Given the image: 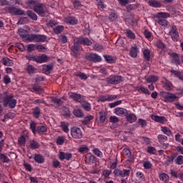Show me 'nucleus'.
Instances as JSON below:
<instances>
[{
  "label": "nucleus",
  "instance_id": "b1692460",
  "mask_svg": "<svg viewBox=\"0 0 183 183\" xmlns=\"http://www.w3.org/2000/svg\"><path fill=\"white\" fill-rule=\"evenodd\" d=\"M34 159L37 164H44L45 162V158L40 154H35Z\"/></svg>",
  "mask_w": 183,
  "mask_h": 183
},
{
  "label": "nucleus",
  "instance_id": "cd10ccee",
  "mask_svg": "<svg viewBox=\"0 0 183 183\" xmlns=\"http://www.w3.org/2000/svg\"><path fill=\"white\" fill-rule=\"evenodd\" d=\"M32 115L36 119H38V118L41 117V109L38 107H35L32 109Z\"/></svg>",
  "mask_w": 183,
  "mask_h": 183
},
{
  "label": "nucleus",
  "instance_id": "774afa93",
  "mask_svg": "<svg viewBox=\"0 0 183 183\" xmlns=\"http://www.w3.org/2000/svg\"><path fill=\"white\" fill-rule=\"evenodd\" d=\"M58 39L61 44H66V42H68V37L64 34L59 35Z\"/></svg>",
  "mask_w": 183,
  "mask_h": 183
},
{
  "label": "nucleus",
  "instance_id": "9d476101",
  "mask_svg": "<svg viewBox=\"0 0 183 183\" xmlns=\"http://www.w3.org/2000/svg\"><path fill=\"white\" fill-rule=\"evenodd\" d=\"M177 94L170 92H165L164 94V102H174L177 100Z\"/></svg>",
  "mask_w": 183,
  "mask_h": 183
},
{
  "label": "nucleus",
  "instance_id": "de8ad7c7",
  "mask_svg": "<svg viewBox=\"0 0 183 183\" xmlns=\"http://www.w3.org/2000/svg\"><path fill=\"white\" fill-rule=\"evenodd\" d=\"M92 119H94V116L89 115L84 117L83 120H81V123L83 124V125H88V124H89L91 121H92Z\"/></svg>",
  "mask_w": 183,
  "mask_h": 183
},
{
  "label": "nucleus",
  "instance_id": "f704fd0d",
  "mask_svg": "<svg viewBox=\"0 0 183 183\" xmlns=\"http://www.w3.org/2000/svg\"><path fill=\"white\" fill-rule=\"evenodd\" d=\"M169 13L167 12H159L156 15L157 19H165L166 18H169Z\"/></svg>",
  "mask_w": 183,
  "mask_h": 183
},
{
  "label": "nucleus",
  "instance_id": "f8f14e48",
  "mask_svg": "<svg viewBox=\"0 0 183 183\" xmlns=\"http://www.w3.org/2000/svg\"><path fill=\"white\" fill-rule=\"evenodd\" d=\"M9 14H11V15H24L25 12L22 9L16 8L15 6H11L8 8Z\"/></svg>",
  "mask_w": 183,
  "mask_h": 183
},
{
  "label": "nucleus",
  "instance_id": "864d4df0",
  "mask_svg": "<svg viewBox=\"0 0 183 183\" xmlns=\"http://www.w3.org/2000/svg\"><path fill=\"white\" fill-rule=\"evenodd\" d=\"M161 131L165 135H167V137H171V135H172V132L171 131V129H169V128L167 127H162Z\"/></svg>",
  "mask_w": 183,
  "mask_h": 183
},
{
  "label": "nucleus",
  "instance_id": "412c9836",
  "mask_svg": "<svg viewBox=\"0 0 183 183\" xmlns=\"http://www.w3.org/2000/svg\"><path fill=\"white\" fill-rule=\"evenodd\" d=\"M147 4L152 8H162V3L157 0H149Z\"/></svg>",
  "mask_w": 183,
  "mask_h": 183
},
{
  "label": "nucleus",
  "instance_id": "c756f323",
  "mask_svg": "<svg viewBox=\"0 0 183 183\" xmlns=\"http://www.w3.org/2000/svg\"><path fill=\"white\" fill-rule=\"evenodd\" d=\"M60 127L61 128L62 131L66 134H68V132H69V123L66 122H61Z\"/></svg>",
  "mask_w": 183,
  "mask_h": 183
},
{
  "label": "nucleus",
  "instance_id": "79ce46f5",
  "mask_svg": "<svg viewBox=\"0 0 183 183\" xmlns=\"http://www.w3.org/2000/svg\"><path fill=\"white\" fill-rule=\"evenodd\" d=\"M26 71L28 72L29 75H33V74H36V68H35L34 66L31 64H29L26 68Z\"/></svg>",
  "mask_w": 183,
  "mask_h": 183
},
{
  "label": "nucleus",
  "instance_id": "6e6552de",
  "mask_svg": "<svg viewBox=\"0 0 183 183\" xmlns=\"http://www.w3.org/2000/svg\"><path fill=\"white\" fill-rule=\"evenodd\" d=\"M71 136L74 139H81L83 137L82 130L76 127H72L71 129Z\"/></svg>",
  "mask_w": 183,
  "mask_h": 183
},
{
  "label": "nucleus",
  "instance_id": "a211bd4d",
  "mask_svg": "<svg viewBox=\"0 0 183 183\" xmlns=\"http://www.w3.org/2000/svg\"><path fill=\"white\" fill-rule=\"evenodd\" d=\"M128 112L129 111L127 109L122 107H118L115 109V114L119 117H126Z\"/></svg>",
  "mask_w": 183,
  "mask_h": 183
},
{
  "label": "nucleus",
  "instance_id": "2eb2a0df",
  "mask_svg": "<svg viewBox=\"0 0 183 183\" xmlns=\"http://www.w3.org/2000/svg\"><path fill=\"white\" fill-rule=\"evenodd\" d=\"M80 45H86V46H91L92 41L86 37L76 38Z\"/></svg>",
  "mask_w": 183,
  "mask_h": 183
},
{
  "label": "nucleus",
  "instance_id": "f257e3e1",
  "mask_svg": "<svg viewBox=\"0 0 183 183\" xmlns=\"http://www.w3.org/2000/svg\"><path fill=\"white\" fill-rule=\"evenodd\" d=\"M16 99H14L12 94H6L3 98V104L5 107H9V108L14 109L16 107L17 104Z\"/></svg>",
  "mask_w": 183,
  "mask_h": 183
},
{
  "label": "nucleus",
  "instance_id": "ea45409f",
  "mask_svg": "<svg viewBox=\"0 0 183 183\" xmlns=\"http://www.w3.org/2000/svg\"><path fill=\"white\" fill-rule=\"evenodd\" d=\"M46 39V35L36 34L35 42H45Z\"/></svg>",
  "mask_w": 183,
  "mask_h": 183
},
{
  "label": "nucleus",
  "instance_id": "338daca9",
  "mask_svg": "<svg viewBox=\"0 0 183 183\" xmlns=\"http://www.w3.org/2000/svg\"><path fill=\"white\" fill-rule=\"evenodd\" d=\"M80 79H83L84 81H86L88 79V76L85 74V73H82L81 71L76 73L75 74Z\"/></svg>",
  "mask_w": 183,
  "mask_h": 183
},
{
  "label": "nucleus",
  "instance_id": "aec40b11",
  "mask_svg": "<svg viewBox=\"0 0 183 183\" xmlns=\"http://www.w3.org/2000/svg\"><path fill=\"white\" fill-rule=\"evenodd\" d=\"M170 56L172 58V64H174V65H181V59H179V56L177 53H172L170 54Z\"/></svg>",
  "mask_w": 183,
  "mask_h": 183
},
{
  "label": "nucleus",
  "instance_id": "bf43d9fd",
  "mask_svg": "<svg viewBox=\"0 0 183 183\" xmlns=\"http://www.w3.org/2000/svg\"><path fill=\"white\" fill-rule=\"evenodd\" d=\"M36 122L31 121L29 124V129L34 135L36 134Z\"/></svg>",
  "mask_w": 183,
  "mask_h": 183
},
{
  "label": "nucleus",
  "instance_id": "3c124183",
  "mask_svg": "<svg viewBox=\"0 0 183 183\" xmlns=\"http://www.w3.org/2000/svg\"><path fill=\"white\" fill-rule=\"evenodd\" d=\"M26 14H27L29 18H30L33 21H36L38 19V16L34 11H32L31 10H28L26 11Z\"/></svg>",
  "mask_w": 183,
  "mask_h": 183
},
{
  "label": "nucleus",
  "instance_id": "a878e982",
  "mask_svg": "<svg viewBox=\"0 0 183 183\" xmlns=\"http://www.w3.org/2000/svg\"><path fill=\"white\" fill-rule=\"evenodd\" d=\"M104 58L107 64H115L117 62V58L111 55H104Z\"/></svg>",
  "mask_w": 183,
  "mask_h": 183
},
{
  "label": "nucleus",
  "instance_id": "2f4dec72",
  "mask_svg": "<svg viewBox=\"0 0 183 183\" xmlns=\"http://www.w3.org/2000/svg\"><path fill=\"white\" fill-rule=\"evenodd\" d=\"M85 161L86 164H89V165H91V164H94L95 161H97V157H95V156L92 154L87 155L86 157Z\"/></svg>",
  "mask_w": 183,
  "mask_h": 183
},
{
  "label": "nucleus",
  "instance_id": "4be33fe9",
  "mask_svg": "<svg viewBox=\"0 0 183 183\" xmlns=\"http://www.w3.org/2000/svg\"><path fill=\"white\" fill-rule=\"evenodd\" d=\"M138 46H132L130 50H129V55L132 58H137L138 56L139 52Z\"/></svg>",
  "mask_w": 183,
  "mask_h": 183
},
{
  "label": "nucleus",
  "instance_id": "49530a36",
  "mask_svg": "<svg viewBox=\"0 0 183 183\" xmlns=\"http://www.w3.org/2000/svg\"><path fill=\"white\" fill-rule=\"evenodd\" d=\"M18 32L19 35L21 36V38H23V39H26L29 34L28 31L24 29H19Z\"/></svg>",
  "mask_w": 183,
  "mask_h": 183
},
{
  "label": "nucleus",
  "instance_id": "8fccbe9b",
  "mask_svg": "<svg viewBox=\"0 0 183 183\" xmlns=\"http://www.w3.org/2000/svg\"><path fill=\"white\" fill-rule=\"evenodd\" d=\"M143 56L145 61H149L151 59V51L148 49H145L143 51Z\"/></svg>",
  "mask_w": 183,
  "mask_h": 183
},
{
  "label": "nucleus",
  "instance_id": "a19ab883",
  "mask_svg": "<svg viewBox=\"0 0 183 183\" xmlns=\"http://www.w3.org/2000/svg\"><path fill=\"white\" fill-rule=\"evenodd\" d=\"M159 178L160 181L163 182H168L169 181V176L167 173H161L159 174Z\"/></svg>",
  "mask_w": 183,
  "mask_h": 183
},
{
  "label": "nucleus",
  "instance_id": "dca6fc26",
  "mask_svg": "<svg viewBox=\"0 0 183 183\" xmlns=\"http://www.w3.org/2000/svg\"><path fill=\"white\" fill-rule=\"evenodd\" d=\"M65 24H68V25H76L78 24V19L76 17L68 16L64 18Z\"/></svg>",
  "mask_w": 183,
  "mask_h": 183
},
{
  "label": "nucleus",
  "instance_id": "5fc2aeb1",
  "mask_svg": "<svg viewBox=\"0 0 183 183\" xmlns=\"http://www.w3.org/2000/svg\"><path fill=\"white\" fill-rule=\"evenodd\" d=\"M118 3L121 6H127L128 4H132L135 2V0H117Z\"/></svg>",
  "mask_w": 183,
  "mask_h": 183
},
{
  "label": "nucleus",
  "instance_id": "603ef678",
  "mask_svg": "<svg viewBox=\"0 0 183 183\" xmlns=\"http://www.w3.org/2000/svg\"><path fill=\"white\" fill-rule=\"evenodd\" d=\"M178 156V153L174 152L171 155L167 156V162H169V164H172L174 161H175V158Z\"/></svg>",
  "mask_w": 183,
  "mask_h": 183
},
{
  "label": "nucleus",
  "instance_id": "7c9ffc66",
  "mask_svg": "<svg viewBox=\"0 0 183 183\" xmlns=\"http://www.w3.org/2000/svg\"><path fill=\"white\" fill-rule=\"evenodd\" d=\"M65 29V27L62 25L56 26L53 28V31L56 35H59V34H62L64 30Z\"/></svg>",
  "mask_w": 183,
  "mask_h": 183
},
{
  "label": "nucleus",
  "instance_id": "72a5a7b5",
  "mask_svg": "<svg viewBox=\"0 0 183 183\" xmlns=\"http://www.w3.org/2000/svg\"><path fill=\"white\" fill-rule=\"evenodd\" d=\"M137 91L141 94H144V95H151V92H149L148 88L144 87V86H139Z\"/></svg>",
  "mask_w": 183,
  "mask_h": 183
},
{
  "label": "nucleus",
  "instance_id": "393cba45",
  "mask_svg": "<svg viewBox=\"0 0 183 183\" xmlns=\"http://www.w3.org/2000/svg\"><path fill=\"white\" fill-rule=\"evenodd\" d=\"M1 63L5 66H12L14 65V61L8 57H3Z\"/></svg>",
  "mask_w": 183,
  "mask_h": 183
},
{
  "label": "nucleus",
  "instance_id": "13d9d810",
  "mask_svg": "<svg viewBox=\"0 0 183 183\" xmlns=\"http://www.w3.org/2000/svg\"><path fill=\"white\" fill-rule=\"evenodd\" d=\"M157 22L162 26H168L169 24V21H167L165 19H157Z\"/></svg>",
  "mask_w": 183,
  "mask_h": 183
},
{
  "label": "nucleus",
  "instance_id": "0eeeda50",
  "mask_svg": "<svg viewBox=\"0 0 183 183\" xmlns=\"http://www.w3.org/2000/svg\"><path fill=\"white\" fill-rule=\"evenodd\" d=\"M169 35H170L174 42H177V41H179V33L178 32V29H177L175 25L172 26Z\"/></svg>",
  "mask_w": 183,
  "mask_h": 183
},
{
  "label": "nucleus",
  "instance_id": "39448f33",
  "mask_svg": "<svg viewBox=\"0 0 183 183\" xmlns=\"http://www.w3.org/2000/svg\"><path fill=\"white\" fill-rule=\"evenodd\" d=\"M117 98L118 96L115 94L101 95L98 98V102H111L115 101Z\"/></svg>",
  "mask_w": 183,
  "mask_h": 183
},
{
  "label": "nucleus",
  "instance_id": "4c0bfd02",
  "mask_svg": "<svg viewBox=\"0 0 183 183\" xmlns=\"http://www.w3.org/2000/svg\"><path fill=\"white\" fill-rule=\"evenodd\" d=\"M41 145L35 139L30 141L29 148L31 149H38Z\"/></svg>",
  "mask_w": 183,
  "mask_h": 183
},
{
  "label": "nucleus",
  "instance_id": "f3484780",
  "mask_svg": "<svg viewBox=\"0 0 183 183\" xmlns=\"http://www.w3.org/2000/svg\"><path fill=\"white\" fill-rule=\"evenodd\" d=\"M125 118L127 122H129V124H134V122H135L137 119V115L129 111L127 112V114H126Z\"/></svg>",
  "mask_w": 183,
  "mask_h": 183
},
{
  "label": "nucleus",
  "instance_id": "5701e85b",
  "mask_svg": "<svg viewBox=\"0 0 183 183\" xmlns=\"http://www.w3.org/2000/svg\"><path fill=\"white\" fill-rule=\"evenodd\" d=\"M39 1H38V0H26V4L27 5V6H29V8H30V9H35V7L36 6V5H38Z\"/></svg>",
  "mask_w": 183,
  "mask_h": 183
},
{
  "label": "nucleus",
  "instance_id": "58836bf2",
  "mask_svg": "<svg viewBox=\"0 0 183 183\" xmlns=\"http://www.w3.org/2000/svg\"><path fill=\"white\" fill-rule=\"evenodd\" d=\"M61 114L65 118H69V117H71V111H69V108L65 107H63L61 109Z\"/></svg>",
  "mask_w": 183,
  "mask_h": 183
},
{
  "label": "nucleus",
  "instance_id": "e2e57ef3",
  "mask_svg": "<svg viewBox=\"0 0 183 183\" xmlns=\"http://www.w3.org/2000/svg\"><path fill=\"white\" fill-rule=\"evenodd\" d=\"M174 163L177 165H183V156L182 155L177 156L176 158L174 159Z\"/></svg>",
  "mask_w": 183,
  "mask_h": 183
},
{
  "label": "nucleus",
  "instance_id": "473e14b6",
  "mask_svg": "<svg viewBox=\"0 0 183 183\" xmlns=\"http://www.w3.org/2000/svg\"><path fill=\"white\" fill-rule=\"evenodd\" d=\"M172 75L176 76V78H179L180 81H183V73L182 71H177V70H171L170 71Z\"/></svg>",
  "mask_w": 183,
  "mask_h": 183
},
{
  "label": "nucleus",
  "instance_id": "4d7b16f0",
  "mask_svg": "<svg viewBox=\"0 0 183 183\" xmlns=\"http://www.w3.org/2000/svg\"><path fill=\"white\" fill-rule=\"evenodd\" d=\"M157 139L160 144H165L168 141V137L164 134H159L157 136Z\"/></svg>",
  "mask_w": 183,
  "mask_h": 183
},
{
  "label": "nucleus",
  "instance_id": "7ed1b4c3",
  "mask_svg": "<svg viewBox=\"0 0 183 183\" xmlns=\"http://www.w3.org/2000/svg\"><path fill=\"white\" fill-rule=\"evenodd\" d=\"M105 81L108 85H118V84L122 82V76L111 75L106 78Z\"/></svg>",
  "mask_w": 183,
  "mask_h": 183
},
{
  "label": "nucleus",
  "instance_id": "c03bdc74",
  "mask_svg": "<svg viewBox=\"0 0 183 183\" xmlns=\"http://www.w3.org/2000/svg\"><path fill=\"white\" fill-rule=\"evenodd\" d=\"M47 132L48 128L46 127V125L38 126L36 127V132H38V134H44Z\"/></svg>",
  "mask_w": 183,
  "mask_h": 183
},
{
  "label": "nucleus",
  "instance_id": "f03ea898",
  "mask_svg": "<svg viewBox=\"0 0 183 183\" xmlns=\"http://www.w3.org/2000/svg\"><path fill=\"white\" fill-rule=\"evenodd\" d=\"M29 61H33L34 62H36L37 64H44L45 62H48L49 61V57L46 54H41V55H30L27 57Z\"/></svg>",
  "mask_w": 183,
  "mask_h": 183
},
{
  "label": "nucleus",
  "instance_id": "c85d7f7f",
  "mask_svg": "<svg viewBox=\"0 0 183 183\" xmlns=\"http://www.w3.org/2000/svg\"><path fill=\"white\" fill-rule=\"evenodd\" d=\"M54 65L52 64H44L43 66V71H44V74H46V75H48V74H51V71H52Z\"/></svg>",
  "mask_w": 183,
  "mask_h": 183
},
{
  "label": "nucleus",
  "instance_id": "4468645a",
  "mask_svg": "<svg viewBox=\"0 0 183 183\" xmlns=\"http://www.w3.org/2000/svg\"><path fill=\"white\" fill-rule=\"evenodd\" d=\"M58 157L60 161H64V159H66V161H69L72 158V154L69 152H59Z\"/></svg>",
  "mask_w": 183,
  "mask_h": 183
},
{
  "label": "nucleus",
  "instance_id": "c9c22d12",
  "mask_svg": "<svg viewBox=\"0 0 183 183\" xmlns=\"http://www.w3.org/2000/svg\"><path fill=\"white\" fill-rule=\"evenodd\" d=\"M96 5L99 11H104L107 8V4L102 1V0H96Z\"/></svg>",
  "mask_w": 183,
  "mask_h": 183
},
{
  "label": "nucleus",
  "instance_id": "ddd939ff",
  "mask_svg": "<svg viewBox=\"0 0 183 183\" xmlns=\"http://www.w3.org/2000/svg\"><path fill=\"white\" fill-rule=\"evenodd\" d=\"M151 119H152V121H154L155 122H159V124H167V122H168V119L164 116L152 114Z\"/></svg>",
  "mask_w": 183,
  "mask_h": 183
},
{
  "label": "nucleus",
  "instance_id": "6ab92c4d",
  "mask_svg": "<svg viewBox=\"0 0 183 183\" xmlns=\"http://www.w3.org/2000/svg\"><path fill=\"white\" fill-rule=\"evenodd\" d=\"M122 155L124 158L127 159L129 162H132V154L129 149L124 148L122 150Z\"/></svg>",
  "mask_w": 183,
  "mask_h": 183
},
{
  "label": "nucleus",
  "instance_id": "37998d69",
  "mask_svg": "<svg viewBox=\"0 0 183 183\" xmlns=\"http://www.w3.org/2000/svg\"><path fill=\"white\" fill-rule=\"evenodd\" d=\"M80 104L84 111H91V104H89L88 102H85L83 100L82 102H81Z\"/></svg>",
  "mask_w": 183,
  "mask_h": 183
},
{
  "label": "nucleus",
  "instance_id": "e433bc0d",
  "mask_svg": "<svg viewBox=\"0 0 183 183\" xmlns=\"http://www.w3.org/2000/svg\"><path fill=\"white\" fill-rule=\"evenodd\" d=\"M145 80L147 81V84H152V83L157 82V81H158V76L151 75L147 77L146 76Z\"/></svg>",
  "mask_w": 183,
  "mask_h": 183
},
{
  "label": "nucleus",
  "instance_id": "9b49d317",
  "mask_svg": "<svg viewBox=\"0 0 183 183\" xmlns=\"http://www.w3.org/2000/svg\"><path fill=\"white\" fill-rule=\"evenodd\" d=\"M69 97L71 99H73V101H75L76 102H79L81 104L82 101L84 100V96L75 92H71L69 94Z\"/></svg>",
  "mask_w": 183,
  "mask_h": 183
},
{
  "label": "nucleus",
  "instance_id": "bb28decb",
  "mask_svg": "<svg viewBox=\"0 0 183 183\" xmlns=\"http://www.w3.org/2000/svg\"><path fill=\"white\" fill-rule=\"evenodd\" d=\"M124 34L126 35V36H127V38H129V39H135V38H137V36H135V33H134L132 31V30L129 29H127L124 31Z\"/></svg>",
  "mask_w": 183,
  "mask_h": 183
},
{
  "label": "nucleus",
  "instance_id": "1a4fd4ad",
  "mask_svg": "<svg viewBox=\"0 0 183 183\" xmlns=\"http://www.w3.org/2000/svg\"><path fill=\"white\" fill-rule=\"evenodd\" d=\"M86 59L90 62H101L102 58L97 54H90L86 55Z\"/></svg>",
  "mask_w": 183,
  "mask_h": 183
},
{
  "label": "nucleus",
  "instance_id": "052dcab7",
  "mask_svg": "<svg viewBox=\"0 0 183 183\" xmlns=\"http://www.w3.org/2000/svg\"><path fill=\"white\" fill-rule=\"evenodd\" d=\"M18 142L20 147H25V144H26V139L25 138V136L21 135L20 137H19Z\"/></svg>",
  "mask_w": 183,
  "mask_h": 183
},
{
  "label": "nucleus",
  "instance_id": "680f3d73",
  "mask_svg": "<svg viewBox=\"0 0 183 183\" xmlns=\"http://www.w3.org/2000/svg\"><path fill=\"white\" fill-rule=\"evenodd\" d=\"M24 39L25 41H27V42H35L36 34H29Z\"/></svg>",
  "mask_w": 183,
  "mask_h": 183
},
{
  "label": "nucleus",
  "instance_id": "09e8293b",
  "mask_svg": "<svg viewBox=\"0 0 183 183\" xmlns=\"http://www.w3.org/2000/svg\"><path fill=\"white\" fill-rule=\"evenodd\" d=\"M74 117L77 118H82L84 117V112L80 109H74L73 111Z\"/></svg>",
  "mask_w": 183,
  "mask_h": 183
},
{
  "label": "nucleus",
  "instance_id": "0e129e2a",
  "mask_svg": "<svg viewBox=\"0 0 183 183\" xmlns=\"http://www.w3.org/2000/svg\"><path fill=\"white\" fill-rule=\"evenodd\" d=\"M92 152L94 154V155H96V157H98L99 158H102V157H104V154H102V152H101V150H99L98 148L93 149Z\"/></svg>",
  "mask_w": 183,
  "mask_h": 183
},
{
  "label": "nucleus",
  "instance_id": "423d86ee",
  "mask_svg": "<svg viewBox=\"0 0 183 183\" xmlns=\"http://www.w3.org/2000/svg\"><path fill=\"white\" fill-rule=\"evenodd\" d=\"M79 49H81V46L79 41L74 39V45L71 46V55L75 58H78L79 56Z\"/></svg>",
  "mask_w": 183,
  "mask_h": 183
},
{
  "label": "nucleus",
  "instance_id": "6e6d98bb",
  "mask_svg": "<svg viewBox=\"0 0 183 183\" xmlns=\"http://www.w3.org/2000/svg\"><path fill=\"white\" fill-rule=\"evenodd\" d=\"M130 172V170L123 169L122 170H120V175L119 177H122V178H128V177H129Z\"/></svg>",
  "mask_w": 183,
  "mask_h": 183
},
{
  "label": "nucleus",
  "instance_id": "69168bd1",
  "mask_svg": "<svg viewBox=\"0 0 183 183\" xmlns=\"http://www.w3.org/2000/svg\"><path fill=\"white\" fill-rule=\"evenodd\" d=\"M138 8V6L137 4H129L126 6V11L127 12H131V11H135Z\"/></svg>",
  "mask_w": 183,
  "mask_h": 183
},
{
  "label": "nucleus",
  "instance_id": "a18cd8bd",
  "mask_svg": "<svg viewBox=\"0 0 183 183\" xmlns=\"http://www.w3.org/2000/svg\"><path fill=\"white\" fill-rule=\"evenodd\" d=\"M0 161H1L3 164H9L11 159H9L8 156H6L5 154L0 153Z\"/></svg>",
  "mask_w": 183,
  "mask_h": 183
},
{
  "label": "nucleus",
  "instance_id": "20e7f679",
  "mask_svg": "<svg viewBox=\"0 0 183 183\" xmlns=\"http://www.w3.org/2000/svg\"><path fill=\"white\" fill-rule=\"evenodd\" d=\"M34 11L36 12V14H38L39 16H46L47 12L46 6L39 2V4H37V5L34 7Z\"/></svg>",
  "mask_w": 183,
  "mask_h": 183
}]
</instances>
